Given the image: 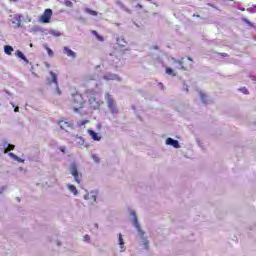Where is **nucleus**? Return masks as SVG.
Masks as SVG:
<instances>
[{
	"label": "nucleus",
	"mask_w": 256,
	"mask_h": 256,
	"mask_svg": "<svg viewBox=\"0 0 256 256\" xmlns=\"http://www.w3.org/2000/svg\"><path fill=\"white\" fill-rule=\"evenodd\" d=\"M14 49L12 48V46L10 45H6L4 46V53L6 55H11V53H13Z\"/></svg>",
	"instance_id": "2eb2a0df"
},
{
	"label": "nucleus",
	"mask_w": 256,
	"mask_h": 256,
	"mask_svg": "<svg viewBox=\"0 0 256 256\" xmlns=\"http://www.w3.org/2000/svg\"><path fill=\"white\" fill-rule=\"evenodd\" d=\"M240 11H245V8H241Z\"/></svg>",
	"instance_id": "ea45409f"
},
{
	"label": "nucleus",
	"mask_w": 256,
	"mask_h": 256,
	"mask_svg": "<svg viewBox=\"0 0 256 256\" xmlns=\"http://www.w3.org/2000/svg\"><path fill=\"white\" fill-rule=\"evenodd\" d=\"M8 155H9V157H11V159H14V161H19L20 163H22V159L21 158H19L17 155H15V153H13V152H9L8 153Z\"/></svg>",
	"instance_id": "a211bd4d"
},
{
	"label": "nucleus",
	"mask_w": 256,
	"mask_h": 256,
	"mask_svg": "<svg viewBox=\"0 0 256 256\" xmlns=\"http://www.w3.org/2000/svg\"><path fill=\"white\" fill-rule=\"evenodd\" d=\"M90 239H91V237H90L89 235L86 234V235L84 236V241H90Z\"/></svg>",
	"instance_id": "473e14b6"
},
{
	"label": "nucleus",
	"mask_w": 256,
	"mask_h": 256,
	"mask_svg": "<svg viewBox=\"0 0 256 256\" xmlns=\"http://www.w3.org/2000/svg\"><path fill=\"white\" fill-rule=\"evenodd\" d=\"M56 92L58 95H61V89H59V84L56 85Z\"/></svg>",
	"instance_id": "c85d7f7f"
},
{
	"label": "nucleus",
	"mask_w": 256,
	"mask_h": 256,
	"mask_svg": "<svg viewBox=\"0 0 256 256\" xmlns=\"http://www.w3.org/2000/svg\"><path fill=\"white\" fill-rule=\"evenodd\" d=\"M239 91H241V93H243L244 95H249V90L245 87L240 88Z\"/></svg>",
	"instance_id": "b1692460"
},
{
	"label": "nucleus",
	"mask_w": 256,
	"mask_h": 256,
	"mask_svg": "<svg viewBox=\"0 0 256 256\" xmlns=\"http://www.w3.org/2000/svg\"><path fill=\"white\" fill-rule=\"evenodd\" d=\"M242 21L248 25H251V22L247 18H243Z\"/></svg>",
	"instance_id": "2f4dec72"
},
{
	"label": "nucleus",
	"mask_w": 256,
	"mask_h": 256,
	"mask_svg": "<svg viewBox=\"0 0 256 256\" xmlns=\"http://www.w3.org/2000/svg\"><path fill=\"white\" fill-rule=\"evenodd\" d=\"M91 199H92L93 201H97V196L92 195V196H91Z\"/></svg>",
	"instance_id": "72a5a7b5"
},
{
	"label": "nucleus",
	"mask_w": 256,
	"mask_h": 256,
	"mask_svg": "<svg viewBox=\"0 0 256 256\" xmlns=\"http://www.w3.org/2000/svg\"><path fill=\"white\" fill-rule=\"evenodd\" d=\"M72 105L74 113H80L81 109L85 107V99L79 92L72 94Z\"/></svg>",
	"instance_id": "f257e3e1"
},
{
	"label": "nucleus",
	"mask_w": 256,
	"mask_h": 256,
	"mask_svg": "<svg viewBox=\"0 0 256 256\" xmlns=\"http://www.w3.org/2000/svg\"><path fill=\"white\" fill-rule=\"evenodd\" d=\"M85 12L88 13V15H92L93 17H97V15H99L97 11L91 10L90 8H86Z\"/></svg>",
	"instance_id": "f3484780"
},
{
	"label": "nucleus",
	"mask_w": 256,
	"mask_h": 256,
	"mask_svg": "<svg viewBox=\"0 0 256 256\" xmlns=\"http://www.w3.org/2000/svg\"><path fill=\"white\" fill-rule=\"evenodd\" d=\"M200 99H201L202 103H207V96L205 94L201 93Z\"/></svg>",
	"instance_id": "393cba45"
},
{
	"label": "nucleus",
	"mask_w": 256,
	"mask_h": 256,
	"mask_svg": "<svg viewBox=\"0 0 256 256\" xmlns=\"http://www.w3.org/2000/svg\"><path fill=\"white\" fill-rule=\"evenodd\" d=\"M51 17H53V10L46 9L41 16L40 21L42 23H49V21H51Z\"/></svg>",
	"instance_id": "39448f33"
},
{
	"label": "nucleus",
	"mask_w": 256,
	"mask_h": 256,
	"mask_svg": "<svg viewBox=\"0 0 256 256\" xmlns=\"http://www.w3.org/2000/svg\"><path fill=\"white\" fill-rule=\"evenodd\" d=\"M193 17H201V16H200V15H195V14H194V15H193Z\"/></svg>",
	"instance_id": "58836bf2"
},
{
	"label": "nucleus",
	"mask_w": 256,
	"mask_h": 256,
	"mask_svg": "<svg viewBox=\"0 0 256 256\" xmlns=\"http://www.w3.org/2000/svg\"><path fill=\"white\" fill-rule=\"evenodd\" d=\"M188 61H193V59L191 57H188Z\"/></svg>",
	"instance_id": "4c0bfd02"
},
{
	"label": "nucleus",
	"mask_w": 256,
	"mask_h": 256,
	"mask_svg": "<svg viewBox=\"0 0 256 256\" xmlns=\"http://www.w3.org/2000/svg\"><path fill=\"white\" fill-rule=\"evenodd\" d=\"M246 11H248V13H256V6L247 8Z\"/></svg>",
	"instance_id": "a878e982"
},
{
	"label": "nucleus",
	"mask_w": 256,
	"mask_h": 256,
	"mask_svg": "<svg viewBox=\"0 0 256 256\" xmlns=\"http://www.w3.org/2000/svg\"><path fill=\"white\" fill-rule=\"evenodd\" d=\"M50 75L52 77V83H55V85H59V82L57 81V75L54 72H50Z\"/></svg>",
	"instance_id": "aec40b11"
},
{
	"label": "nucleus",
	"mask_w": 256,
	"mask_h": 256,
	"mask_svg": "<svg viewBox=\"0 0 256 256\" xmlns=\"http://www.w3.org/2000/svg\"><path fill=\"white\" fill-rule=\"evenodd\" d=\"M144 245H145L146 247H149V242H146Z\"/></svg>",
	"instance_id": "c9c22d12"
},
{
	"label": "nucleus",
	"mask_w": 256,
	"mask_h": 256,
	"mask_svg": "<svg viewBox=\"0 0 256 256\" xmlns=\"http://www.w3.org/2000/svg\"><path fill=\"white\" fill-rule=\"evenodd\" d=\"M14 111H15V113H19V107H16V108L14 109Z\"/></svg>",
	"instance_id": "f704fd0d"
},
{
	"label": "nucleus",
	"mask_w": 256,
	"mask_h": 256,
	"mask_svg": "<svg viewBox=\"0 0 256 256\" xmlns=\"http://www.w3.org/2000/svg\"><path fill=\"white\" fill-rule=\"evenodd\" d=\"M176 63H179V65L183 71H187V69H189V67H192V64H185V62H183V58L181 60H177Z\"/></svg>",
	"instance_id": "f8f14e48"
},
{
	"label": "nucleus",
	"mask_w": 256,
	"mask_h": 256,
	"mask_svg": "<svg viewBox=\"0 0 256 256\" xmlns=\"http://www.w3.org/2000/svg\"><path fill=\"white\" fill-rule=\"evenodd\" d=\"M14 150H15V145L8 144V147L4 150V153H9V151H14Z\"/></svg>",
	"instance_id": "412c9836"
},
{
	"label": "nucleus",
	"mask_w": 256,
	"mask_h": 256,
	"mask_svg": "<svg viewBox=\"0 0 256 256\" xmlns=\"http://www.w3.org/2000/svg\"><path fill=\"white\" fill-rule=\"evenodd\" d=\"M46 50L48 52L49 57H53V50H51V48L49 47H46Z\"/></svg>",
	"instance_id": "cd10ccee"
},
{
	"label": "nucleus",
	"mask_w": 256,
	"mask_h": 256,
	"mask_svg": "<svg viewBox=\"0 0 256 256\" xmlns=\"http://www.w3.org/2000/svg\"><path fill=\"white\" fill-rule=\"evenodd\" d=\"M105 81H121V77L116 74H106L104 75Z\"/></svg>",
	"instance_id": "0eeeda50"
},
{
	"label": "nucleus",
	"mask_w": 256,
	"mask_h": 256,
	"mask_svg": "<svg viewBox=\"0 0 256 256\" xmlns=\"http://www.w3.org/2000/svg\"><path fill=\"white\" fill-rule=\"evenodd\" d=\"M10 1H12L13 3H17V1H19V0H10Z\"/></svg>",
	"instance_id": "e433bc0d"
},
{
	"label": "nucleus",
	"mask_w": 256,
	"mask_h": 256,
	"mask_svg": "<svg viewBox=\"0 0 256 256\" xmlns=\"http://www.w3.org/2000/svg\"><path fill=\"white\" fill-rule=\"evenodd\" d=\"M58 125L62 131H65L66 133H69L74 127L75 124H73V121H70L68 118L62 117L60 120H58Z\"/></svg>",
	"instance_id": "f03ea898"
},
{
	"label": "nucleus",
	"mask_w": 256,
	"mask_h": 256,
	"mask_svg": "<svg viewBox=\"0 0 256 256\" xmlns=\"http://www.w3.org/2000/svg\"><path fill=\"white\" fill-rule=\"evenodd\" d=\"M88 134L90 135L91 139H93V141L101 140V135H99V133H97L93 130H88Z\"/></svg>",
	"instance_id": "9d476101"
},
{
	"label": "nucleus",
	"mask_w": 256,
	"mask_h": 256,
	"mask_svg": "<svg viewBox=\"0 0 256 256\" xmlns=\"http://www.w3.org/2000/svg\"><path fill=\"white\" fill-rule=\"evenodd\" d=\"M106 103L108 105V108L110 109L111 113L115 115V113H118L117 106L115 105V99H113V96L109 93L105 94Z\"/></svg>",
	"instance_id": "7ed1b4c3"
},
{
	"label": "nucleus",
	"mask_w": 256,
	"mask_h": 256,
	"mask_svg": "<svg viewBox=\"0 0 256 256\" xmlns=\"http://www.w3.org/2000/svg\"><path fill=\"white\" fill-rule=\"evenodd\" d=\"M218 55H220L221 57H229V54L223 52V53H218Z\"/></svg>",
	"instance_id": "7c9ffc66"
},
{
	"label": "nucleus",
	"mask_w": 256,
	"mask_h": 256,
	"mask_svg": "<svg viewBox=\"0 0 256 256\" xmlns=\"http://www.w3.org/2000/svg\"><path fill=\"white\" fill-rule=\"evenodd\" d=\"M68 189H69V191H71V193H73V195H77V193H79L77 191V187H75V185H73V184H68Z\"/></svg>",
	"instance_id": "dca6fc26"
},
{
	"label": "nucleus",
	"mask_w": 256,
	"mask_h": 256,
	"mask_svg": "<svg viewBox=\"0 0 256 256\" xmlns=\"http://www.w3.org/2000/svg\"><path fill=\"white\" fill-rule=\"evenodd\" d=\"M166 145H171L172 147H174V149H179V147H181L179 145V141L174 140L173 138H167Z\"/></svg>",
	"instance_id": "1a4fd4ad"
},
{
	"label": "nucleus",
	"mask_w": 256,
	"mask_h": 256,
	"mask_svg": "<svg viewBox=\"0 0 256 256\" xmlns=\"http://www.w3.org/2000/svg\"><path fill=\"white\" fill-rule=\"evenodd\" d=\"M92 159L95 163H99V161H101V159L99 158V155L97 154H92Z\"/></svg>",
	"instance_id": "5701e85b"
},
{
	"label": "nucleus",
	"mask_w": 256,
	"mask_h": 256,
	"mask_svg": "<svg viewBox=\"0 0 256 256\" xmlns=\"http://www.w3.org/2000/svg\"><path fill=\"white\" fill-rule=\"evenodd\" d=\"M15 55L19 59H22L23 61H25V63H29V60L27 59V57H25V54H23V52H21V50H16Z\"/></svg>",
	"instance_id": "ddd939ff"
},
{
	"label": "nucleus",
	"mask_w": 256,
	"mask_h": 256,
	"mask_svg": "<svg viewBox=\"0 0 256 256\" xmlns=\"http://www.w3.org/2000/svg\"><path fill=\"white\" fill-rule=\"evenodd\" d=\"M64 5H65L66 7H73V2H71V1H69V0H66V1L64 2Z\"/></svg>",
	"instance_id": "bb28decb"
},
{
	"label": "nucleus",
	"mask_w": 256,
	"mask_h": 256,
	"mask_svg": "<svg viewBox=\"0 0 256 256\" xmlns=\"http://www.w3.org/2000/svg\"><path fill=\"white\" fill-rule=\"evenodd\" d=\"M66 149L67 148L65 146L59 147V150L61 151V153H65Z\"/></svg>",
	"instance_id": "c756f323"
},
{
	"label": "nucleus",
	"mask_w": 256,
	"mask_h": 256,
	"mask_svg": "<svg viewBox=\"0 0 256 256\" xmlns=\"http://www.w3.org/2000/svg\"><path fill=\"white\" fill-rule=\"evenodd\" d=\"M133 225L135 226V228L137 229L140 237H144L145 232H143V230H141V225H139V222L137 221V215H135V213H133Z\"/></svg>",
	"instance_id": "423d86ee"
},
{
	"label": "nucleus",
	"mask_w": 256,
	"mask_h": 256,
	"mask_svg": "<svg viewBox=\"0 0 256 256\" xmlns=\"http://www.w3.org/2000/svg\"><path fill=\"white\" fill-rule=\"evenodd\" d=\"M92 35H94L96 37V39L100 42L105 41V38H103V36L99 35V33H97L96 30H91Z\"/></svg>",
	"instance_id": "4468645a"
},
{
	"label": "nucleus",
	"mask_w": 256,
	"mask_h": 256,
	"mask_svg": "<svg viewBox=\"0 0 256 256\" xmlns=\"http://www.w3.org/2000/svg\"><path fill=\"white\" fill-rule=\"evenodd\" d=\"M166 75H170L171 77H176L177 74L175 73V71H173L171 68L167 67L166 68Z\"/></svg>",
	"instance_id": "6ab92c4d"
},
{
	"label": "nucleus",
	"mask_w": 256,
	"mask_h": 256,
	"mask_svg": "<svg viewBox=\"0 0 256 256\" xmlns=\"http://www.w3.org/2000/svg\"><path fill=\"white\" fill-rule=\"evenodd\" d=\"M70 173L74 177L76 183H81V177L82 175L79 174V170L77 169V164L73 163L70 166Z\"/></svg>",
	"instance_id": "20e7f679"
},
{
	"label": "nucleus",
	"mask_w": 256,
	"mask_h": 256,
	"mask_svg": "<svg viewBox=\"0 0 256 256\" xmlns=\"http://www.w3.org/2000/svg\"><path fill=\"white\" fill-rule=\"evenodd\" d=\"M89 123V120H82L77 122L78 127H83V125H87Z\"/></svg>",
	"instance_id": "4be33fe9"
},
{
	"label": "nucleus",
	"mask_w": 256,
	"mask_h": 256,
	"mask_svg": "<svg viewBox=\"0 0 256 256\" xmlns=\"http://www.w3.org/2000/svg\"><path fill=\"white\" fill-rule=\"evenodd\" d=\"M118 241H119V246H120V252L121 253L125 252V250L127 248L125 247V241L123 240V234H119Z\"/></svg>",
	"instance_id": "9b49d317"
},
{
	"label": "nucleus",
	"mask_w": 256,
	"mask_h": 256,
	"mask_svg": "<svg viewBox=\"0 0 256 256\" xmlns=\"http://www.w3.org/2000/svg\"><path fill=\"white\" fill-rule=\"evenodd\" d=\"M63 52L65 53V55H67V57H71L72 59H75L77 57V53L73 52V50H71L67 46L63 48Z\"/></svg>",
	"instance_id": "6e6552de"
},
{
	"label": "nucleus",
	"mask_w": 256,
	"mask_h": 256,
	"mask_svg": "<svg viewBox=\"0 0 256 256\" xmlns=\"http://www.w3.org/2000/svg\"><path fill=\"white\" fill-rule=\"evenodd\" d=\"M0 195H1V191H0Z\"/></svg>",
	"instance_id": "a19ab883"
}]
</instances>
